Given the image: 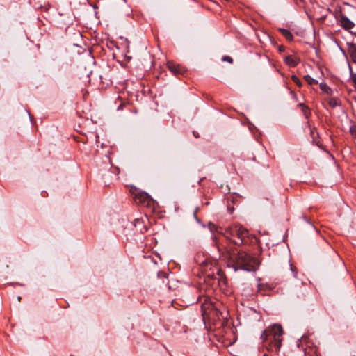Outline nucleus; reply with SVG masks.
Wrapping results in <instances>:
<instances>
[{"label":"nucleus","instance_id":"nucleus-1","mask_svg":"<svg viewBox=\"0 0 356 356\" xmlns=\"http://www.w3.org/2000/svg\"><path fill=\"white\" fill-rule=\"evenodd\" d=\"M227 257L231 262V265L228 266L232 267L234 271L238 269L247 271L255 270L257 260L245 251L240 250L237 253L228 252Z\"/></svg>","mask_w":356,"mask_h":356},{"label":"nucleus","instance_id":"nucleus-2","mask_svg":"<svg viewBox=\"0 0 356 356\" xmlns=\"http://www.w3.org/2000/svg\"><path fill=\"white\" fill-rule=\"evenodd\" d=\"M282 334L283 329L282 326L274 324L262 332L261 338L264 342L269 341V344L266 346L268 350H275L276 352H279L282 346Z\"/></svg>","mask_w":356,"mask_h":356},{"label":"nucleus","instance_id":"nucleus-3","mask_svg":"<svg viewBox=\"0 0 356 356\" xmlns=\"http://www.w3.org/2000/svg\"><path fill=\"white\" fill-rule=\"evenodd\" d=\"M226 237L230 238L237 245L245 243V238L248 236V231L239 225H234L225 230Z\"/></svg>","mask_w":356,"mask_h":356},{"label":"nucleus","instance_id":"nucleus-4","mask_svg":"<svg viewBox=\"0 0 356 356\" xmlns=\"http://www.w3.org/2000/svg\"><path fill=\"white\" fill-rule=\"evenodd\" d=\"M202 314L204 317L209 316L212 314H215L217 316H218V314H220L221 316H222V313L218 310V309L210 300H205V302L202 305Z\"/></svg>","mask_w":356,"mask_h":356},{"label":"nucleus","instance_id":"nucleus-5","mask_svg":"<svg viewBox=\"0 0 356 356\" xmlns=\"http://www.w3.org/2000/svg\"><path fill=\"white\" fill-rule=\"evenodd\" d=\"M339 23L343 29L347 31L352 29L355 26V24L342 13L339 15Z\"/></svg>","mask_w":356,"mask_h":356},{"label":"nucleus","instance_id":"nucleus-6","mask_svg":"<svg viewBox=\"0 0 356 356\" xmlns=\"http://www.w3.org/2000/svg\"><path fill=\"white\" fill-rule=\"evenodd\" d=\"M150 196L146 192H138L135 194L134 200L136 203H145L148 202Z\"/></svg>","mask_w":356,"mask_h":356},{"label":"nucleus","instance_id":"nucleus-7","mask_svg":"<svg viewBox=\"0 0 356 356\" xmlns=\"http://www.w3.org/2000/svg\"><path fill=\"white\" fill-rule=\"evenodd\" d=\"M168 68L174 74H182L184 72V67L172 62H168Z\"/></svg>","mask_w":356,"mask_h":356},{"label":"nucleus","instance_id":"nucleus-8","mask_svg":"<svg viewBox=\"0 0 356 356\" xmlns=\"http://www.w3.org/2000/svg\"><path fill=\"white\" fill-rule=\"evenodd\" d=\"M347 46L352 62L356 63V44L353 42H348Z\"/></svg>","mask_w":356,"mask_h":356},{"label":"nucleus","instance_id":"nucleus-9","mask_svg":"<svg viewBox=\"0 0 356 356\" xmlns=\"http://www.w3.org/2000/svg\"><path fill=\"white\" fill-rule=\"evenodd\" d=\"M284 61L290 67H295L298 63V60L291 55L286 56Z\"/></svg>","mask_w":356,"mask_h":356},{"label":"nucleus","instance_id":"nucleus-10","mask_svg":"<svg viewBox=\"0 0 356 356\" xmlns=\"http://www.w3.org/2000/svg\"><path fill=\"white\" fill-rule=\"evenodd\" d=\"M279 31L286 40L289 41H291L293 40V36L289 30L283 28H280Z\"/></svg>","mask_w":356,"mask_h":356},{"label":"nucleus","instance_id":"nucleus-11","mask_svg":"<svg viewBox=\"0 0 356 356\" xmlns=\"http://www.w3.org/2000/svg\"><path fill=\"white\" fill-rule=\"evenodd\" d=\"M320 88L324 92L327 94H330L332 92L331 88L325 83H321L319 84Z\"/></svg>","mask_w":356,"mask_h":356},{"label":"nucleus","instance_id":"nucleus-12","mask_svg":"<svg viewBox=\"0 0 356 356\" xmlns=\"http://www.w3.org/2000/svg\"><path fill=\"white\" fill-rule=\"evenodd\" d=\"M298 106L300 107H301L302 111L303 114L307 118L309 115L308 107L307 106H305L304 104H302V103L299 104Z\"/></svg>","mask_w":356,"mask_h":356},{"label":"nucleus","instance_id":"nucleus-13","mask_svg":"<svg viewBox=\"0 0 356 356\" xmlns=\"http://www.w3.org/2000/svg\"><path fill=\"white\" fill-rule=\"evenodd\" d=\"M304 79L308 83L309 85H313L318 83L316 79H313L309 75H305L304 76Z\"/></svg>","mask_w":356,"mask_h":356},{"label":"nucleus","instance_id":"nucleus-14","mask_svg":"<svg viewBox=\"0 0 356 356\" xmlns=\"http://www.w3.org/2000/svg\"><path fill=\"white\" fill-rule=\"evenodd\" d=\"M328 104L332 108H335V107H337V106L339 105V101L337 99H335V98L330 99L328 100Z\"/></svg>","mask_w":356,"mask_h":356},{"label":"nucleus","instance_id":"nucleus-15","mask_svg":"<svg viewBox=\"0 0 356 356\" xmlns=\"http://www.w3.org/2000/svg\"><path fill=\"white\" fill-rule=\"evenodd\" d=\"M291 79L293 80V81L298 86V87H301L302 86V82L300 81V79L295 75H293L291 76Z\"/></svg>","mask_w":356,"mask_h":356},{"label":"nucleus","instance_id":"nucleus-16","mask_svg":"<svg viewBox=\"0 0 356 356\" xmlns=\"http://www.w3.org/2000/svg\"><path fill=\"white\" fill-rule=\"evenodd\" d=\"M222 60L223 61H227V62H228L229 63H233V59L230 56H224L222 57Z\"/></svg>","mask_w":356,"mask_h":356},{"label":"nucleus","instance_id":"nucleus-17","mask_svg":"<svg viewBox=\"0 0 356 356\" xmlns=\"http://www.w3.org/2000/svg\"><path fill=\"white\" fill-rule=\"evenodd\" d=\"M350 131L352 134V135L356 138V127L355 126L350 127Z\"/></svg>","mask_w":356,"mask_h":356},{"label":"nucleus","instance_id":"nucleus-18","mask_svg":"<svg viewBox=\"0 0 356 356\" xmlns=\"http://www.w3.org/2000/svg\"><path fill=\"white\" fill-rule=\"evenodd\" d=\"M350 79H351L352 81L353 82V83L355 85H356V74L351 73Z\"/></svg>","mask_w":356,"mask_h":356},{"label":"nucleus","instance_id":"nucleus-19","mask_svg":"<svg viewBox=\"0 0 356 356\" xmlns=\"http://www.w3.org/2000/svg\"><path fill=\"white\" fill-rule=\"evenodd\" d=\"M291 270L293 272V276L294 277H297V273L294 271V269L293 268L292 266L290 265Z\"/></svg>","mask_w":356,"mask_h":356},{"label":"nucleus","instance_id":"nucleus-20","mask_svg":"<svg viewBox=\"0 0 356 356\" xmlns=\"http://www.w3.org/2000/svg\"><path fill=\"white\" fill-rule=\"evenodd\" d=\"M348 68H349V72H350V76H351V73H353V72L352 67L350 64H348Z\"/></svg>","mask_w":356,"mask_h":356},{"label":"nucleus","instance_id":"nucleus-21","mask_svg":"<svg viewBox=\"0 0 356 356\" xmlns=\"http://www.w3.org/2000/svg\"><path fill=\"white\" fill-rule=\"evenodd\" d=\"M194 217L195 218V219H196V220H197V222H200V220L197 218V216H196L195 213H194Z\"/></svg>","mask_w":356,"mask_h":356},{"label":"nucleus","instance_id":"nucleus-22","mask_svg":"<svg viewBox=\"0 0 356 356\" xmlns=\"http://www.w3.org/2000/svg\"><path fill=\"white\" fill-rule=\"evenodd\" d=\"M193 135H194L195 137H197V136H196V134H195V131H193Z\"/></svg>","mask_w":356,"mask_h":356},{"label":"nucleus","instance_id":"nucleus-23","mask_svg":"<svg viewBox=\"0 0 356 356\" xmlns=\"http://www.w3.org/2000/svg\"><path fill=\"white\" fill-rule=\"evenodd\" d=\"M263 356H268V354L265 353Z\"/></svg>","mask_w":356,"mask_h":356}]
</instances>
